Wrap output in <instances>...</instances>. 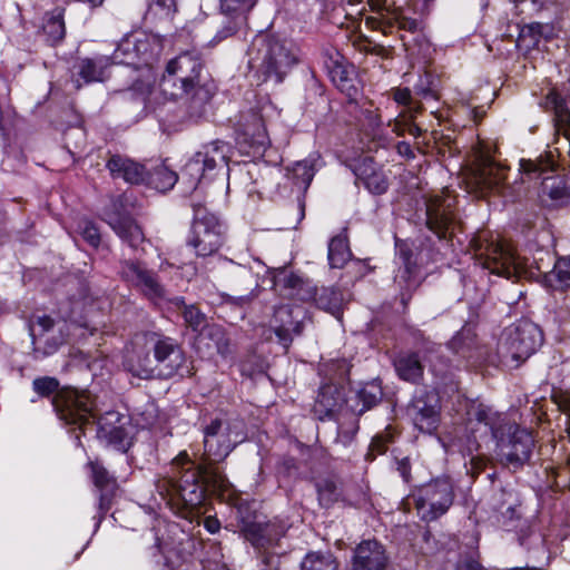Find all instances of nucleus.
Wrapping results in <instances>:
<instances>
[{
  "mask_svg": "<svg viewBox=\"0 0 570 570\" xmlns=\"http://www.w3.org/2000/svg\"><path fill=\"white\" fill-rule=\"evenodd\" d=\"M544 282L552 291L560 293L570 291V254L557 257L552 271L544 274Z\"/></svg>",
  "mask_w": 570,
  "mask_h": 570,
  "instance_id": "obj_38",
  "label": "nucleus"
},
{
  "mask_svg": "<svg viewBox=\"0 0 570 570\" xmlns=\"http://www.w3.org/2000/svg\"><path fill=\"white\" fill-rule=\"evenodd\" d=\"M508 422L503 414L482 402L472 401L466 406V425L475 440L478 439L476 433L483 428L480 438L490 436L493 441H502L504 433L509 431L505 428Z\"/></svg>",
  "mask_w": 570,
  "mask_h": 570,
  "instance_id": "obj_16",
  "label": "nucleus"
},
{
  "mask_svg": "<svg viewBox=\"0 0 570 570\" xmlns=\"http://www.w3.org/2000/svg\"><path fill=\"white\" fill-rule=\"evenodd\" d=\"M543 343L542 330L531 321H521L509 328L499 351L519 363L528 360Z\"/></svg>",
  "mask_w": 570,
  "mask_h": 570,
  "instance_id": "obj_13",
  "label": "nucleus"
},
{
  "mask_svg": "<svg viewBox=\"0 0 570 570\" xmlns=\"http://www.w3.org/2000/svg\"><path fill=\"white\" fill-rule=\"evenodd\" d=\"M344 405L347 409V396L344 386L325 383L318 389L312 412L318 421H332L336 419Z\"/></svg>",
  "mask_w": 570,
  "mask_h": 570,
  "instance_id": "obj_26",
  "label": "nucleus"
},
{
  "mask_svg": "<svg viewBox=\"0 0 570 570\" xmlns=\"http://www.w3.org/2000/svg\"><path fill=\"white\" fill-rule=\"evenodd\" d=\"M111 65H116L112 55L80 58L76 65L77 75L86 83L100 82L104 81L105 72Z\"/></svg>",
  "mask_w": 570,
  "mask_h": 570,
  "instance_id": "obj_31",
  "label": "nucleus"
},
{
  "mask_svg": "<svg viewBox=\"0 0 570 570\" xmlns=\"http://www.w3.org/2000/svg\"><path fill=\"white\" fill-rule=\"evenodd\" d=\"M163 51L161 40L142 30H135L122 37L112 52L116 65L134 69L151 68Z\"/></svg>",
  "mask_w": 570,
  "mask_h": 570,
  "instance_id": "obj_8",
  "label": "nucleus"
},
{
  "mask_svg": "<svg viewBox=\"0 0 570 570\" xmlns=\"http://www.w3.org/2000/svg\"><path fill=\"white\" fill-rule=\"evenodd\" d=\"M390 94L397 105L405 107L412 114V117L421 114L424 109L421 100L413 97L409 87H393Z\"/></svg>",
  "mask_w": 570,
  "mask_h": 570,
  "instance_id": "obj_47",
  "label": "nucleus"
},
{
  "mask_svg": "<svg viewBox=\"0 0 570 570\" xmlns=\"http://www.w3.org/2000/svg\"><path fill=\"white\" fill-rule=\"evenodd\" d=\"M360 122L366 126L371 131H374L381 126V116L379 109L362 108L360 110Z\"/></svg>",
  "mask_w": 570,
  "mask_h": 570,
  "instance_id": "obj_55",
  "label": "nucleus"
},
{
  "mask_svg": "<svg viewBox=\"0 0 570 570\" xmlns=\"http://www.w3.org/2000/svg\"><path fill=\"white\" fill-rule=\"evenodd\" d=\"M393 366L401 381L420 384L424 375V366L417 352L401 353L393 360Z\"/></svg>",
  "mask_w": 570,
  "mask_h": 570,
  "instance_id": "obj_34",
  "label": "nucleus"
},
{
  "mask_svg": "<svg viewBox=\"0 0 570 570\" xmlns=\"http://www.w3.org/2000/svg\"><path fill=\"white\" fill-rule=\"evenodd\" d=\"M498 522L505 531H522L523 524L525 523L522 518L521 503H510L504 511L500 513Z\"/></svg>",
  "mask_w": 570,
  "mask_h": 570,
  "instance_id": "obj_45",
  "label": "nucleus"
},
{
  "mask_svg": "<svg viewBox=\"0 0 570 570\" xmlns=\"http://www.w3.org/2000/svg\"><path fill=\"white\" fill-rule=\"evenodd\" d=\"M353 254L350 248L348 237L346 234H337L333 236L327 246V261L331 268H344L351 261Z\"/></svg>",
  "mask_w": 570,
  "mask_h": 570,
  "instance_id": "obj_39",
  "label": "nucleus"
},
{
  "mask_svg": "<svg viewBox=\"0 0 570 570\" xmlns=\"http://www.w3.org/2000/svg\"><path fill=\"white\" fill-rule=\"evenodd\" d=\"M318 504L323 509H331L338 502H344L343 484L334 476L320 479L315 482Z\"/></svg>",
  "mask_w": 570,
  "mask_h": 570,
  "instance_id": "obj_37",
  "label": "nucleus"
},
{
  "mask_svg": "<svg viewBox=\"0 0 570 570\" xmlns=\"http://www.w3.org/2000/svg\"><path fill=\"white\" fill-rule=\"evenodd\" d=\"M505 428L509 431L504 433V439L495 441V443L507 464L515 471L530 461L534 448V439L530 431L515 423L508 422Z\"/></svg>",
  "mask_w": 570,
  "mask_h": 570,
  "instance_id": "obj_17",
  "label": "nucleus"
},
{
  "mask_svg": "<svg viewBox=\"0 0 570 570\" xmlns=\"http://www.w3.org/2000/svg\"><path fill=\"white\" fill-rule=\"evenodd\" d=\"M234 139L242 155L263 157L269 140L262 114L254 109L239 112L234 124Z\"/></svg>",
  "mask_w": 570,
  "mask_h": 570,
  "instance_id": "obj_11",
  "label": "nucleus"
},
{
  "mask_svg": "<svg viewBox=\"0 0 570 570\" xmlns=\"http://www.w3.org/2000/svg\"><path fill=\"white\" fill-rule=\"evenodd\" d=\"M479 551L465 554L455 567V570H487L479 561Z\"/></svg>",
  "mask_w": 570,
  "mask_h": 570,
  "instance_id": "obj_58",
  "label": "nucleus"
},
{
  "mask_svg": "<svg viewBox=\"0 0 570 570\" xmlns=\"http://www.w3.org/2000/svg\"><path fill=\"white\" fill-rule=\"evenodd\" d=\"M314 175V166L306 159L297 161L292 168V178L296 185L303 184L306 187L309 186Z\"/></svg>",
  "mask_w": 570,
  "mask_h": 570,
  "instance_id": "obj_53",
  "label": "nucleus"
},
{
  "mask_svg": "<svg viewBox=\"0 0 570 570\" xmlns=\"http://www.w3.org/2000/svg\"><path fill=\"white\" fill-rule=\"evenodd\" d=\"M325 67L333 85L347 97L350 104L356 102L360 89L355 67L346 62L343 57L336 59L330 57Z\"/></svg>",
  "mask_w": 570,
  "mask_h": 570,
  "instance_id": "obj_27",
  "label": "nucleus"
},
{
  "mask_svg": "<svg viewBox=\"0 0 570 570\" xmlns=\"http://www.w3.org/2000/svg\"><path fill=\"white\" fill-rule=\"evenodd\" d=\"M395 255L401 263V267L394 279L400 287V302L405 309L412 299L413 292L419 286V265L412 244L407 239L395 238Z\"/></svg>",
  "mask_w": 570,
  "mask_h": 570,
  "instance_id": "obj_18",
  "label": "nucleus"
},
{
  "mask_svg": "<svg viewBox=\"0 0 570 570\" xmlns=\"http://www.w3.org/2000/svg\"><path fill=\"white\" fill-rule=\"evenodd\" d=\"M179 179V175L160 164L151 168H146L144 174V183L141 185L159 193H166L174 188Z\"/></svg>",
  "mask_w": 570,
  "mask_h": 570,
  "instance_id": "obj_35",
  "label": "nucleus"
},
{
  "mask_svg": "<svg viewBox=\"0 0 570 570\" xmlns=\"http://www.w3.org/2000/svg\"><path fill=\"white\" fill-rule=\"evenodd\" d=\"M127 436V430L121 425L112 426L107 433L109 443L116 446H124Z\"/></svg>",
  "mask_w": 570,
  "mask_h": 570,
  "instance_id": "obj_61",
  "label": "nucleus"
},
{
  "mask_svg": "<svg viewBox=\"0 0 570 570\" xmlns=\"http://www.w3.org/2000/svg\"><path fill=\"white\" fill-rule=\"evenodd\" d=\"M238 30V24L236 23V20H232L226 26H224L220 30L217 31L215 37L213 38L212 42L218 43L222 40L235 35Z\"/></svg>",
  "mask_w": 570,
  "mask_h": 570,
  "instance_id": "obj_63",
  "label": "nucleus"
},
{
  "mask_svg": "<svg viewBox=\"0 0 570 570\" xmlns=\"http://www.w3.org/2000/svg\"><path fill=\"white\" fill-rule=\"evenodd\" d=\"M63 340L61 337H50L46 340L45 348H43V355H52L58 351L60 345H62Z\"/></svg>",
  "mask_w": 570,
  "mask_h": 570,
  "instance_id": "obj_64",
  "label": "nucleus"
},
{
  "mask_svg": "<svg viewBox=\"0 0 570 570\" xmlns=\"http://www.w3.org/2000/svg\"><path fill=\"white\" fill-rule=\"evenodd\" d=\"M311 303L317 308L337 316L342 314L343 295L342 292L334 286L316 287V295H314Z\"/></svg>",
  "mask_w": 570,
  "mask_h": 570,
  "instance_id": "obj_40",
  "label": "nucleus"
},
{
  "mask_svg": "<svg viewBox=\"0 0 570 570\" xmlns=\"http://www.w3.org/2000/svg\"><path fill=\"white\" fill-rule=\"evenodd\" d=\"M101 219L131 248H137L145 240L141 228L127 212L122 196L111 197L101 210Z\"/></svg>",
  "mask_w": 570,
  "mask_h": 570,
  "instance_id": "obj_15",
  "label": "nucleus"
},
{
  "mask_svg": "<svg viewBox=\"0 0 570 570\" xmlns=\"http://www.w3.org/2000/svg\"><path fill=\"white\" fill-rule=\"evenodd\" d=\"M399 38L407 58L421 60L430 57L432 45L423 30L412 36L400 35Z\"/></svg>",
  "mask_w": 570,
  "mask_h": 570,
  "instance_id": "obj_41",
  "label": "nucleus"
},
{
  "mask_svg": "<svg viewBox=\"0 0 570 570\" xmlns=\"http://www.w3.org/2000/svg\"><path fill=\"white\" fill-rule=\"evenodd\" d=\"M414 117L411 116V121L406 122L401 127V125H396V134L397 136H404L405 134L411 135L415 138L420 137L423 132L422 128L414 122Z\"/></svg>",
  "mask_w": 570,
  "mask_h": 570,
  "instance_id": "obj_62",
  "label": "nucleus"
},
{
  "mask_svg": "<svg viewBox=\"0 0 570 570\" xmlns=\"http://www.w3.org/2000/svg\"><path fill=\"white\" fill-rule=\"evenodd\" d=\"M442 89V75L432 69H425L420 73L416 82L413 85V92L421 100L439 101L441 99Z\"/></svg>",
  "mask_w": 570,
  "mask_h": 570,
  "instance_id": "obj_36",
  "label": "nucleus"
},
{
  "mask_svg": "<svg viewBox=\"0 0 570 570\" xmlns=\"http://www.w3.org/2000/svg\"><path fill=\"white\" fill-rule=\"evenodd\" d=\"M273 283L279 294L291 301L311 303L316 295V285L311 278L286 268H279L275 273Z\"/></svg>",
  "mask_w": 570,
  "mask_h": 570,
  "instance_id": "obj_23",
  "label": "nucleus"
},
{
  "mask_svg": "<svg viewBox=\"0 0 570 570\" xmlns=\"http://www.w3.org/2000/svg\"><path fill=\"white\" fill-rule=\"evenodd\" d=\"M299 466L297 459L285 456L276 466L277 476L281 479H292L298 474Z\"/></svg>",
  "mask_w": 570,
  "mask_h": 570,
  "instance_id": "obj_54",
  "label": "nucleus"
},
{
  "mask_svg": "<svg viewBox=\"0 0 570 570\" xmlns=\"http://www.w3.org/2000/svg\"><path fill=\"white\" fill-rule=\"evenodd\" d=\"M78 228L82 239L94 249H98L101 244V234L98 225L90 219H83L79 223Z\"/></svg>",
  "mask_w": 570,
  "mask_h": 570,
  "instance_id": "obj_51",
  "label": "nucleus"
},
{
  "mask_svg": "<svg viewBox=\"0 0 570 570\" xmlns=\"http://www.w3.org/2000/svg\"><path fill=\"white\" fill-rule=\"evenodd\" d=\"M156 488L176 515L191 520L213 498L227 500L236 520L239 537L248 543L255 557L268 570H278L279 558L286 553L283 540L288 519L267 518L255 500L236 494L227 476L213 464L198 463L187 450L179 451L169 462Z\"/></svg>",
  "mask_w": 570,
  "mask_h": 570,
  "instance_id": "obj_1",
  "label": "nucleus"
},
{
  "mask_svg": "<svg viewBox=\"0 0 570 570\" xmlns=\"http://www.w3.org/2000/svg\"><path fill=\"white\" fill-rule=\"evenodd\" d=\"M155 547L164 558V564L168 569L175 570L180 567L184 559L179 551L173 547H169V544L164 543L158 537L156 538Z\"/></svg>",
  "mask_w": 570,
  "mask_h": 570,
  "instance_id": "obj_52",
  "label": "nucleus"
},
{
  "mask_svg": "<svg viewBox=\"0 0 570 570\" xmlns=\"http://www.w3.org/2000/svg\"><path fill=\"white\" fill-rule=\"evenodd\" d=\"M347 167L356 178L355 184H362L370 194L381 196L389 190V178L372 156L353 159Z\"/></svg>",
  "mask_w": 570,
  "mask_h": 570,
  "instance_id": "obj_22",
  "label": "nucleus"
},
{
  "mask_svg": "<svg viewBox=\"0 0 570 570\" xmlns=\"http://www.w3.org/2000/svg\"><path fill=\"white\" fill-rule=\"evenodd\" d=\"M106 168L112 179H122L127 184L137 186L144 183L146 166L126 156L111 155L106 161Z\"/></svg>",
  "mask_w": 570,
  "mask_h": 570,
  "instance_id": "obj_29",
  "label": "nucleus"
},
{
  "mask_svg": "<svg viewBox=\"0 0 570 570\" xmlns=\"http://www.w3.org/2000/svg\"><path fill=\"white\" fill-rule=\"evenodd\" d=\"M228 146L216 139L205 144L181 167L180 178L190 189L212 181L228 165Z\"/></svg>",
  "mask_w": 570,
  "mask_h": 570,
  "instance_id": "obj_7",
  "label": "nucleus"
},
{
  "mask_svg": "<svg viewBox=\"0 0 570 570\" xmlns=\"http://www.w3.org/2000/svg\"><path fill=\"white\" fill-rule=\"evenodd\" d=\"M387 450L389 445L376 434L372 438L367 453L365 454V460L372 462L377 455L385 454Z\"/></svg>",
  "mask_w": 570,
  "mask_h": 570,
  "instance_id": "obj_59",
  "label": "nucleus"
},
{
  "mask_svg": "<svg viewBox=\"0 0 570 570\" xmlns=\"http://www.w3.org/2000/svg\"><path fill=\"white\" fill-rule=\"evenodd\" d=\"M395 470L399 472L403 482L409 484L412 481V463L409 456L393 459Z\"/></svg>",
  "mask_w": 570,
  "mask_h": 570,
  "instance_id": "obj_57",
  "label": "nucleus"
},
{
  "mask_svg": "<svg viewBox=\"0 0 570 570\" xmlns=\"http://www.w3.org/2000/svg\"><path fill=\"white\" fill-rule=\"evenodd\" d=\"M88 466L91 472V480L98 491L96 531L99 529L101 522L107 513L111 510L115 497L118 490L116 478L98 461H89Z\"/></svg>",
  "mask_w": 570,
  "mask_h": 570,
  "instance_id": "obj_21",
  "label": "nucleus"
},
{
  "mask_svg": "<svg viewBox=\"0 0 570 570\" xmlns=\"http://www.w3.org/2000/svg\"><path fill=\"white\" fill-rule=\"evenodd\" d=\"M121 278L129 283L148 299L165 297V288L156 272L148 269L146 264L137 259H126L120 263Z\"/></svg>",
  "mask_w": 570,
  "mask_h": 570,
  "instance_id": "obj_19",
  "label": "nucleus"
},
{
  "mask_svg": "<svg viewBox=\"0 0 570 570\" xmlns=\"http://www.w3.org/2000/svg\"><path fill=\"white\" fill-rule=\"evenodd\" d=\"M206 70L200 53L184 51L170 59L159 80V90L165 99H186L190 115L200 116L212 101L217 86L213 79L202 81Z\"/></svg>",
  "mask_w": 570,
  "mask_h": 570,
  "instance_id": "obj_2",
  "label": "nucleus"
},
{
  "mask_svg": "<svg viewBox=\"0 0 570 570\" xmlns=\"http://www.w3.org/2000/svg\"><path fill=\"white\" fill-rule=\"evenodd\" d=\"M471 245L475 255L482 259L483 267L493 274H500V269L503 267L502 259L505 255L504 246L501 243L483 242L480 237H473Z\"/></svg>",
  "mask_w": 570,
  "mask_h": 570,
  "instance_id": "obj_32",
  "label": "nucleus"
},
{
  "mask_svg": "<svg viewBox=\"0 0 570 570\" xmlns=\"http://www.w3.org/2000/svg\"><path fill=\"white\" fill-rule=\"evenodd\" d=\"M61 389L60 381L55 376H38L32 381V391L40 399H51L52 401Z\"/></svg>",
  "mask_w": 570,
  "mask_h": 570,
  "instance_id": "obj_48",
  "label": "nucleus"
},
{
  "mask_svg": "<svg viewBox=\"0 0 570 570\" xmlns=\"http://www.w3.org/2000/svg\"><path fill=\"white\" fill-rule=\"evenodd\" d=\"M261 62L258 71L263 81L282 83L299 62L297 48L285 38L267 33L258 39Z\"/></svg>",
  "mask_w": 570,
  "mask_h": 570,
  "instance_id": "obj_5",
  "label": "nucleus"
},
{
  "mask_svg": "<svg viewBox=\"0 0 570 570\" xmlns=\"http://www.w3.org/2000/svg\"><path fill=\"white\" fill-rule=\"evenodd\" d=\"M370 8L377 16H368L364 20L366 29L380 31L383 36L393 35L395 30H404L412 36L423 30L422 21L406 17L402 7L391 0H368Z\"/></svg>",
  "mask_w": 570,
  "mask_h": 570,
  "instance_id": "obj_12",
  "label": "nucleus"
},
{
  "mask_svg": "<svg viewBox=\"0 0 570 570\" xmlns=\"http://www.w3.org/2000/svg\"><path fill=\"white\" fill-rule=\"evenodd\" d=\"M338 561L331 551H309L301 563V570H337Z\"/></svg>",
  "mask_w": 570,
  "mask_h": 570,
  "instance_id": "obj_43",
  "label": "nucleus"
},
{
  "mask_svg": "<svg viewBox=\"0 0 570 570\" xmlns=\"http://www.w3.org/2000/svg\"><path fill=\"white\" fill-rule=\"evenodd\" d=\"M59 420L68 425L83 428L99 417L96 396L87 389L63 385L52 400Z\"/></svg>",
  "mask_w": 570,
  "mask_h": 570,
  "instance_id": "obj_9",
  "label": "nucleus"
},
{
  "mask_svg": "<svg viewBox=\"0 0 570 570\" xmlns=\"http://www.w3.org/2000/svg\"><path fill=\"white\" fill-rule=\"evenodd\" d=\"M476 345V333L473 327L464 325L449 342V347L462 357L470 356Z\"/></svg>",
  "mask_w": 570,
  "mask_h": 570,
  "instance_id": "obj_44",
  "label": "nucleus"
},
{
  "mask_svg": "<svg viewBox=\"0 0 570 570\" xmlns=\"http://www.w3.org/2000/svg\"><path fill=\"white\" fill-rule=\"evenodd\" d=\"M220 12L232 20L245 19L256 0H218Z\"/></svg>",
  "mask_w": 570,
  "mask_h": 570,
  "instance_id": "obj_46",
  "label": "nucleus"
},
{
  "mask_svg": "<svg viewBox=\"0 0 570 570\" xmlns=\"http://www.w3.org/2000/svg\"><path fill=\"white\" fill-rule=\"evenodd\" d=\"M543 24L540 22H531L520 28L518 37V46L527 49L538 47L543 32Z\"/></svg>",
  "mask_w": 570,
  "mask_h": 570,
  "instance_id": "obj_49",
  "label": "nucleus"
},
{
  "mask_svg": "<svg viewBox=\"0 0 570 570\" xmlns=\"http://www.w3.org/2000/svg\"><path fill=\"white\" fill-rule=\"evenodd\" d=\"M129 365L130 371L141 379H184L195 374L181 344L176 338L158 332L145 334V347L132 351Z\"/></svg>",
  "mask_w": 570,
  "mask_h": 570,
  "instance_id": "obj_3",
  "label": "nucleus"
},
{
  "mask_svg": "<svg viewBox=\"0 0 570 570\" xmlns=\"http://www.w3.org/2000/svg\"><path fill=\"white\" fill-rule=\"evenodd\" d=\"M353 47L364 55L376 56L382 60H393L395 58V47L392 45H382L375 42L366 35H358L353 40Z\"/></svg>",
  "mask_w": 570,
  "mask_h": 570,
  "instance_id": "obj_42",
  "label": "nucleus"
},
{
  "mask_svg": "<svg viewBox=\"0 0 570 570\" xmlns=\"http://www.w3.org/2000/svg\"><path fill=\"white\" fill-rule=\"evenodd\" d=\"M456 225L455 215L450 209L441 205H429L426 207V227L440 240L451 242Z\"/></svg>",
  "mask_w": 570,
  "mask_h": 570,
  "instance_id": "obj_30",
  "label": "nucleus"
},
{
  "mask_svg": "<svg viewBox=\"0 0 570 570\" xmlns=\"http://www.w3.org/2000/svg\"><path fill=\"white\" fill-rule=\"evenodd\" d=\"M520 173L529 180L542 178L541 196L550 200L549 206L563 207L570 204V179L564 175H553L543 177L547 173H553L557 169V163L551 151H546L537 159H520Z\"/></svg>",
  "mask_w": 570,
  "mask_h": 570,
  "instance_id": "obj_6",
  "label": "nucleus"
},
{
  "mask_svg": "<svg viewBox=\"0 0 570 570\" xmlns=\"http://www.w3.org/2000/svg\"><path fill=\"white\" fill-rule=\"evenodd\" d=\"M389 556L382 542L364 539L353 549L350 570H387Z\"/></svg>",
  "mask_w": 570,
  "mask_h": 570,
  "instance_id": "obj_24",
  "label": "nucleus"
},
{
  "mask_svg": "<svg viewBox=\"0 0 570 570\" xmlns=\"http://www.w3.org/2000/svg\"><path fill=\"white\" fill-rule=\"evenodd\" d=\"M149 8L165 17H171L177 12V0H150Z\"/></svg>",
  "mask_w": 570,
  "mask_h": 570,
  "instance_id": "obj_60",
  "label": "nucleus"
},
{
  "mask_svg": "<svg viewBox=\"0 0 570 570\" xmlns=\"http://www.w3.org/2000/svg\"><path fill=\"white\" fill-rule=\"evenodd\" d=\"M181 316L193 332H202L207 326L206 315L194 304L183 302Z\"/></svg>",
  "mask_w": 570,
  "mask_h": 570,
  "instance_id": "obj_50",
  "label": "nucleus"
},
{
  "mask_svg": "<svg viewBox=\"0 0 570 570\" xmlns=\"http://www.w3.org/2000/svg\"><path fill=\"white\" fill-rule=\"evenodd\" d=\"M40 37L46 45L57 47L62 43L66 37L65 9L55 8L43 17Z\"/></svg>",
  "mask_w": 570,
  "mask_h": 570,
  "instance_id": "obj_33",
  "label": "nucleus"
},
{
  "mask_svg": "<svg viewBox=\"0 0 570 570\" xmlns=\"http://www.w3.org/2000/svg\"><path fill=\"white\" fill-rule=\"evenodd\" d=\"M410 497L413 499L415 509L422 512V520L431 522L449 511L455 494L451 479L439 476L414 489Z\"/></svg>",
  "mask_w": 570,
  "mask_h": 570,
  "instance_id": "obj_10",
  "label": "nucleus"
},
{
  "mask_svg": "<svg viewBox=\"0 0 570 570\" xmlns=\"http://www.w3.org/2000/svg\"><path fill=\"white\" fill-rule=\"evenodd\" d=\"M193 218L186 246L200 258L216 255L227 238V225L202 203H191Z\"/></svg>",
  "mask_w": 570,
  "mask_h": 570,
  "instance_id": "obj_4",
  "label": "nucleus"
},
{
  "mask_svg": "<svg viewBox=\"0 0 570 570\" xmlns=\"http://www.w3.org/2000/svg\"><path fill=\"white\" fill-rule=\"evenodd\" d=\"M347 396V410L360 417L367 411L376 407L383 400V383L380 377L360 382L356 387H351Z\"/></svg>",
  "mask_w": 570,
  "mask_h": 570,
  "instance_id": "obj_25",
  "label": "nucleus"
},
{
  "mask_svg": "<svg viewBox=\"0 0 570 570\" xmlns=\"http://www.w3.org/2000/svg\"><path fill=\"white\" fill-rule=\"evenodd\" d=\"M414 428L421 433H436L441 423V405L439 397L429 392L413 397L406 409Z\"/></svg>",
  "mask_w": 570,
  "mask_h": 570,
  "instance_id": "obj_20",
  "label": "nucleus"
},
{
  "mask_svg": "<svg viewBox=\"0 0 570 570\" xmlns=\"http://www.w3.org/2000/svg\"><path fill=\"white\" fill-rule=\"evenodd\" d=\"M222 428L223 421L216 417L203 429L205 454L215 462L225 460L235 448L229 440L228 433L224 435L223 440H215L219 435Z\"/></svg>",
  "mask_w": 570,
  "mask_h": 570,
  "instance_id": "obj_28",
  "label": "nucleus"
},
{
  "mask_svg": "<svg viewBox=\"0 0 570 570\" xmlns=\"http://www.w3.org/2000/svg\"><path fill=\"white\" fill-rule=\"evenodd\" d=\"M360 429L358 421L355 420L348 424H342L338 426L337 438L341 442L347 446L352 443Z\"/></svg>",
  "mask_w": 570,
  "mask_h": 570,
  "instance_id": "obj_56",
  "label": "nucleus"
},
{
  "mask_svg": "<svg viewBox=\"0 0 570 570\" xmlns=\"http://www.w3.org/2000/svg\"><path fill=\"white\" fill-rule=\"evenodd\" d=\"M307 311L292 303L275 306L269 326L277 338V343L287 352L295 337L303 335Z\"/></svg>",
  "mask_w": 570,
  "mask_h": 570,
  "instance_id": "obj_14",
  "label": "nucleus"
}]
</instances>
